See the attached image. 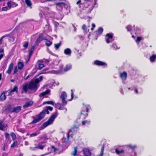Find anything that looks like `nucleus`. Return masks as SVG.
<instances>
[{
	"label": "nucleus",
	"instance_id": "1",
	"mask_svg": "<svg viewBox=\"0 0 156 156\" xmlns=\"http://www.w3.org/2000/svg\"><path fill=\"white\" fill-rule=\"evenodd\" d=\"M43 76H41L38 78L36 79L35 80L32 81L30 83H26L23 84L22 93H26L28 89L34 90V92L36 91L39 85L38 83L42 81Z\"/></svg>",
	"mask_w": 156,
	"mask_h": 156
},
{
	"label": "nucleus",
	"instance_id": "2",
	"mask_svg": "<svg viewBox=\"0 0 156 156\" xmlns=\"http://www.w3.org/2000/svg\"><path fill=\"white\" fill-rule=\"evenodd\" d=\"M137 147L136 144H129L125 145L124 148L125 151L123 156H136V154L135 149Z\"/></svg>",
	"mask_w": 156,
	"mask_h": 156
},
{
	"label": "nucleus",
	"instance_id": "3",
	"mask_svg": "<svg viewBox=\"0 0 156 156\" xmlns=\"http://www.w3.org/2000/svg\"><path fill=\"white\" fill-rule=\"evenodd\" d=\"M46 113L48 114L49 113V111L47 110H43L39 115H37L36 116L32 117V118L33 120L31 123H35L40 121L44 118Z\"/></svg>",
	"mask_w": 156,
	"mask_h": 156
},
{
	"label": "nucleus",
	"instance_id": "4",
	"mask_svg": "<svg viewBox=\"0 0 156 156\" xmlns=\"http://www.w3.org/2000/svg\"><path fill=\"white\" fill-rule=\"evenodd\" d=\"M58 115V113L57 112H55L54 113L47 122L43 123L42 126L40 128V129L41 130L42 129L52 124Z\"/></svg>",
	"mask_w": 156,
	"mask_h": 156
},
{
	"label": "nucleus",
	"instance_id": "5",
	"mask_svg": "<svg viewBox=\"0 0 156 156\" xmlns=\"http://www.w3.org/2000/svg\"><path fill=\"white\" fill-rule=\"evenodd\" d=\"M67 97V94L65 92H63L60 96V98L62 100V105H61L60 104H58L57 106L59 108L60 110H62L63 109L64 106L65 105L67 104V101L65 100V99Z\"/></svg>",
	"mask_w": 156,
	"mask_h": 156
},
{
	"label": "nucleus",
	"instance_id": "6",
	"mask_svg": "<svg viewBox=\"0 0 156 156\" xmlns=\"http://www.w3.org/2000/svg\"><path fill=\"white\" fill-rule=\"evenodd\" d=\"M62 66V67H61L60 70H58L57 71L55 70H52L50 72V73H51L53 74H57L58 73L60 72H62L64 71H67L69 69H71L72 68L71 65H67L64 68H63Z\"/></svg>",
	"mask_w": 156,
	"mask_h": 156
},
{
	"label": "nucleus",
	"instance_id": "7",
	"mask_svg": "<svg viewBox=\"0 0 156 156\" xmlns=\"http://www.w3.org/2000/svg\"><path fill=\"white\" fill-rule=\"evenodd\" d=\"M124 146H118L115 148V151L116 153L120 156H123L125 151Z\"/></svg>",
	"mask_w": 156,
	"mask_h": 156
},
{
	"label": "nucleus",
	"instance_id": "8",
	"mask_svg": "<svg viewBox=\"0 0 156 156\" xmlns=\"http://www.w3.org/2000/svg\"><path fill=\"white\" fill-rule=\"evenodd\" d=\"M90 106L88 105L83 104V110L81 111V115L87 116L88 115L87 112L89 111Z\"/></svg>",
	"mask_w": 156,
	"mask_h": 156
},
{
	"label": "nucleus",
	"instance_id": "9",
	"mask_svg": "<svg viewBox=\"0 0 156 156\" xmlns=\"http://www.w3.org/2000/svg\"><path fill=\"white\" fill-rule=\"evenodd\" d=\"M77 127L75 126L69 130L67 135L68 139H69V137H72L73 135V133H71V132H73V134H76V133L77 130Z\"/></svg>",
	"mask_w": 156,
	"mask_h": 156
},
{
	"label": "nucleus",
	"instance_id": "10",
	"mask_svg": "<svg viewBox=\"0 0 156 156\" xmlns=\"http://www.w3.org/2000/svg\"><path fill=\"white\" fill-rule=\"evenodd\" d=\"M105 39L107 43H109L112 42L114 40L113 38V35L112 34L108 33L106 34Z\"/></svg>",
	"mask_w": 156,
	"mask_h": 156
},
{
	"label": "nucleus",
	"instance_id": "11",
	"mask_svg": "<svg viewBox=\"0 0 156 156\" xmlns=\"http://www.w3.org/2000/svg\"><path fill=\"white\" fill-rule=\"evenodd\" d=\"M45 62H47V63H48V61L47 60H45V59L40 60L38 61L37 64L38 65V68L39 69H41L44 67V65L43 63Z\"/></svg>",
	"mask_w": 156,
	"mask_h": 156
},
{
	"label": "nucleus",
	"instance_id": "12",
	"mask_svg": "<svg viewBox=\"0 0 156 156\" xmlns=\"http://www.w3.org/2000/svg\"><path fill=\"white\" fill-rule=\"evenodd\" d=\"M7 4L9 9H10L11 8L15 7L18 5L16 2L11 0L7 2Z\"/></svg>",
	"mask_w": 156,
	"mask_h": 156
},
{
	"label": "nucleus",
	"instance_id": "13",
	"mask_svg": "<svg viewBox=\"0 0 156 156\" xmlns=\"http://www.w3.org/2000/svg\"><path fill=\"white\" fill-rule=\"evenodd\" d=\"M83 151L85 156H91V153L88 148H84L83 150Z\"/></svg>",
	"mask_w": 156,
	"mask_h": 156
},
{
	"label": "nucleus",
	"instance_id": "14",
	"mask_svg": "<svg viewBox=\"0 0 156 156\" xmlns=\"http://www.w3.org/2000/svg\"><path fill=\"white\" fill-rule=\"evenodd\" d=\"M65 3L63 2H58L56 4V8L58 10H61L63 7Z\"/></svg>",
	"mask_w": 156,
	"mask_h": 156
},
{
	"label": "nucleus",
	"instance_id": "15",
	"mask_svg": "<svg viewBox=\"0 0 156 156\" xmlns=\"http://www.w3.org/2000/svg\"><path fill=\"white\" fill-rule=\"evenodd\" d=\"M94 64L98 66H107V64L105 62H103L98 60H96L94 62Z\"/></svg>",
	"mask_w": 156,
	"mask_h": 156
},
{
	"label": "nucleus",
	"instance_id": "16",
	"mask_svg": "<svg viewBox=\"0 0 156 156\" xmlns=\"http://www.w3.org/2000/svg\"><path fill=\"white\" fill-rule=\"evenodd\" d=\"M127 76V73L125 72L120 73V77L123 81L125 80L126 79Z\"/></svg>",
	"mask_w": 156,
	"mask_h": 156
},
{
	"label": "nucleus",
	"instance_id": "17",
	"mask_svg": "<svg viewBox=\"0 0 156 156\" xmlns=\"http://www.w3.org/2000/svg\"><path fill=\"white\" fill-rule=\"evenodd\" d=\"M13 63H11L10 64L8 67V69L6 71V73L9 74H10L12 72V71L13 68Z\"/></svg>",
	"mask_w": 156,
	"mask_h": 156
},
{
	"label": "nucleus",
	"instance_id": "18",
	"mask_svg": "<svg viewBox=\"0 0 156 156\" xmlns=\"http://www.w3.org/2000/svg\"><path fill=\"white\" fill-rule=\"evenodd\" d=\"M33 102L32 101L27 102H26L25 104L23 106V107L24 108H28L31 106L33 105Z\"/></svg>",
	"mask_w": 156,
	"mask_h": 156
},
{
	"label": "nucleus",
	"instance_id": "19",
	"mask_svg": "<svg viewBox=\"0 0 156 156\" xmlns=\"http://www.w3.org/2000/svg\"><path fill=\"white\" fill-rule=\"evenodd\" d=\"M64 53L66 55L70 56L72 53V51L70 48H67L64 50Z\"/></svg>",
	"mask_w": 156,
	"mask_h": 156
},
{
	"label": "nucleus",
	"instance_id": "20",
	"mask_svg": "<svg viewBox=\"0 0 156 156\" xmlns=\"http://www.w3.org/2000/svg\"><path fill=\"white\" fill-rule=\"evenodd\" d=\"M9 34L5 35L2 36L1 38L0 39V45L2 44V39L3 38L5 37H9ZM4 49L3 48H0V53L2 52H3Z\"/></svg>",
	"mask_w": 156,
	"mask_h": 156
},
{
	"label": "nucleus",
	"instance_id": "21",
	"mask_svg": "<svg viewBox=\"0 0 156 156\" xmlns=\"http://www.w3.org/2000/svg\"><path fill=\"white\" fill-rule=\"evenodd\" d=\"M21 107L20 106H18L14 107L13 108L12 112H15L16 113L19 112L21 111Z\"/></svg>",
	"mask_w": 156,
	"mask_h": 156
},
{
	"label": "nucleus",
	"instance_id": "22",
	"mask_svg": "<svg viewBox=\"0 0 156 156\" xmlns=\"http://www.w3.org/2000/svg\"><path fill=\"white\" fill-rule=\"evenodd\" d=\"M14 91L18 92V87L16 86H15L12 90H11L8 92V95H12V93Z\"/></svg>",
	"mask_w": 156,
	"mask_h": 156
},
{
	"label": "nucleus",
	"instance_id": "23",
	"mask_svg": "<svg viewBox=\"0 0 156 156\" xmlns=\"http://www.w3.org/2000/svg\"><path fill=\"white\" fill-rule=\"evenodd\" d=\"M45 145L42 144V143H39L37 147L34 148V149L37 148L40 149L42 150L45 147Z\"/></svg>",
	"mask_w": 156,
	"mask_h": 156
},
{
	"label": "nucleus",
	"instance_id": "24",
	"mask_svg": "<svg viewBox=\"0 0 156 156\" xmlns=\"http://www.w3.org/2000/svg\"><path fill=\"white\" fill-rule=\"evenodd\" d=\"M105 141L104 140L103 141V144H101L102 145V147L101 149V152L100 154H99L97 156H103V151L104 148V146L105 145Z\"/></svg>",
	"mask_w": 156,
	"mask_h": 156
},
{
	"label": "nucleus",
	"instance_id": "25",
	"mask_svg": "<svg viewBox=\"0 0 156 156\" xmlns=\"http://www.w3.org/2000/svg\"><path fill=\"white\" fill-rule=\"evenodd\" d=\"M144 39L143 37L141 36H138L137 37L136 39L135 40V42L137 43V44L138 45L140 42L143 40Z\"/></svg>",
	"mask_w": 156,
	"mask_h": 156
},
{
	"label": "nucleus",
	"instance_id": "26",
	"mask_svg": "<svg viewBox=\"0 0 156 156\" xmlns=\"http://www.w3.org/2000/svg\"><path fill=\"white\" fill-rule=\"evenodd\" d=\"M156 59V54H154L150 57V60L151 62H152L155 61Z\"/></svg>",
	"mask_w": 156,
	"mask_h": 156
},
{
	"label": "nucleus",
	"instance_id": "27",
	"mask_svg": "<svg viewBox=\"0 0 156 156\" xmlns=\"http://www.w3.org/2000/svg\"><path fill=\"white\" fill-rule=\"evenodd\" d=\"M6 97L5 95V93L3 92L0 96V99L1 101H4L5 100Z\"/></svg>",
	"mask_w": 156,
	"mask_h": 156
},
{
	"label": "nucleus",
	"instance_id": "28",
	"mask_svg": "<svg viewBox=\"0 0 156 156\" xmlns=\"http://www.w3.org/2000/svg\"><path fill=\"white\" fill-rule=\"evenodd\" d=\"M50 90H47L41 93L40 94L39 96L40 97L44 96L45 95L48 94L50 92Z\"/></svg>",
	"mask_w": 156,
	"mask_h": 156
},
{
	"label": "nucleus",
	"instance_id": "29",
	"mask_svg": "<svg viewBox=\"0 0 156 156\" xmlns=\"http://www.w3.org/2000/svg\"><path fill=\"white\" fill-rule=\"evenodd\" d=\"M25 2L27 6L30 7V8H32V2L30 0H25Z\"/></svg>",
	"mask_w": 156,
	"mask_h": 156
},
{
	"label": "nucleus",
	"instance_id": "30",
	"mask_svg": "<svg viewBox=\"0 0 156 156\" xmlns=\"http://www.w3.org/2000/svg\"><path fill=\"white\" fill-rule=\"evenodd\" d=\"M90 123V121L85 120L82 121V126L88 125Z\"/></svg>",
	"mask_w": 156,
	"mask_h": 156
},
{
	"label": "nucleus",
	"instance_id": "31",
	"mask_svg": "<svg viewBox=\"0 0 156 156\" xmlns=\"http://www.w3.org/2000/svg\"><path fill=\"white\" fill-rule=\"evenodd\" d=\"M24 66L23 62H19L18 63V68L19 69H22Z\"/></svg>",
	"mask_w": 156,
	"mask_h": 156
},
{
	"label": "nucleus",
	"instance_id": "32",
	"mask_svg": "<svg viewBox=\"0 0 156 156\" xmlns=\"http://www.w3.org/2000/svg\"><path fill=\"white\" fill-rule=\"evenodd\" d=\"M41 139L44 140V141L43 143H44L46 142V140H48V138L47 135L46 134H45L42 136Z\"/></svg>",
	"mask_w": 156,
	"mask_h": 156
},
{
	"label": "nucleus",
	"instance_id": "33",
	"mask_svg": "<svg viewBox=\"0 0 156 156\" xmlns=\"http://www.w3.org/2000/svg\"><path fill=\"white\" fill-rule=\"evenodd\" d=\"M77 151V148L75 147L74 148V151L72 154V156H77L76 154Z\"/></svg>",
	"mask_w": 156,
	"mask_h": 156
},
{
	"label": "nucleus",
	"instance_id": "34",
	"mask_svg": "<svg viewBox=\"0 0 156 156\" xmlns=\"http://www.w3.org/2000/svg\"><path fill=\"white\" fill-rule=\"evenodd\" d=\"M82 29L85 32H87L89 31V29H87L86 26L85 24H83L82 27Z\"/></svg>",
	"mask_w": 156,
	"mask_h": 156
},
{
	"label": "nucleus",
	"instance_id": "35",
	"mask_svg": "<svg viewBox=\"0 0 156 156\" xmlns=\"http://www.w3.org/2000/svg\"><path fill=\"white\" fill-rule=\"evenodd\" d=\"M40 133V132L39 131H37L36 133L31 134L30 136L31 137H32L34 136H37L38 134Z\"/></svg>",
	"mask_w": 156,
	"mask_h": 156
},
{
	"label": "nucleus",
	"instance_id": "36",
	"mask_svg": "<svg viewBox=\"0 0 156 156\" xmlns=\"http://www.w3.org/2000/svg\"><path fill=\"white\" fill-rule=\"evenodd\" d=\"M11 136H12V139L13 140H14L16 139V136L14 133H11Z\"/></svg>",
	"mask_w": 156,
	"mask_h": 156
},
{
	"label": "nucleus",
	"instance_id": "37",
	"mask_svg": "<svg viewBox=\"0 0 156 156\" xmlns=\"http://www.w3.org/2000/svg\"><path fill=\"white\" fill-rule=\"evenodd\" d=\"M103 30V29L102 28H99L98 30L97 33L98 34H101Z\"/></svg>",
	"mask_w": 156,
	"mask_h": 156
},
{
	"label": "nucleus",
	"instance_id": "38",
	"mask_svg": "<svg viewBox=\"0 0 156 156\" xmlns=\"http://www.w3.org/2000/svg\"><path fill=\"white\" fill-rule=\"evenodd\" d=\"M34 47L32 46V47L31 49H30V52H29V56H31L32 54V53H33V51L34 50Z\"/></svg>",
	"mask_w": 156,
	"mask_h": 156
},
{
	"label": "nucleus",
	"instance_id": "39",
	"mask_svg": "<svg viewBox=\"0 0 156 156\" xmlns=\"http://www.w3.org/2000/svg\"><path fill=\"white\" fill-rule=\"evenodd\" d=\"M112 47L115 49H119V48L118 46H117L116 44L114 43L112 45Z\"/></svg>",
	"mask_w": 156,
	"mask_h": 156
},
{
	"label": "nucleus",
	"instance_id": "40",
	"mask_svg": "<svg viewBox=\"0 0 156 156\" xmlns=\"http://www.w3.org/2000/svg\"><path fill=\"white\" fill-rule=\"evenodd\" d=\"M51 104L52 105H53L54 103L52 101H46L44 102L43 104Z\"/></svg>",
	"mask_w": 156,
	"mask_h": 156
},
{
	"label": "nucleus",
	"instance_id": "41",
	"mask_svg": "<svg viewBox=\"0 0 156 156\" xmlns=\"http://www.w3.org/2000/svg\"><path fill=\"white\" fill-rule=\"evenodd\" d=\"M28 42L26 41L25 42L24 44H23V47L25 48H27L28 47Z\"/></svg>",
	"mask_w": 156,
	"mask_h": 156
},
{
	"label": "nucleus",
	"instance_id": "42",
	"mask_svg": "<svg viewBox=\"0 0 156 156\" xmlns=\"http://www.w3.org/2000/svg\"><path fill=\"white\" fill-rule=\"evenodd\" d=\"M52 44V43L49 41H47L46 43V45L47 46H50Z\"/></svg>",
	"mask_w": 156,
	"mask_h": 156
},
{
	"label": "nucleus",
	"instance_id": "43",
	"mask_svg": "<svg viewBox=\"0 0 156 156\" xmlns=\"http://www.w3.org/2000/svg\"><path fill=\"white\" fill-rule=\"evenodd\" d=\"M17 141L14 142L11 145V147H13L17 145Z\"/></svg>",
	"mask_w": 156,
	"mask_h": 156
},
{
	"label": "nucleus",
	"instance_id": "44",
	"mask_svg": "<svg viewBox=\"0 0 156 156\" xmlns=\"http://www.w3.org/2000/svg\"><path fill=\"white\" fill-rule=\"evenodd\" d=\"M8 9H9V8H8V7H2V11H7Z\"/></svg>",
	"mask_w": 156,
	"mask_h": 156
},
{
	"label": "nucleus",
	"instance_id": "45",
	"mask_svg": "<svg viewBox=\"0 0 156 156\" xmlns=\"http://www.w3.org/2000/svg\"><path fill=\"white\" fill-rule=\"evenodd\" d=\"M53 109V108L52 107H51L50 106H48L47 107V109H44L43 110H45V111H48V110H49L50 111L52 110Z\"/></svg>",
	"mask_w": 156,
	"mask_h": 156
},
{
	"label": "nucleus",
	"instance_id": "46",
	"mask_svg": "<svg viewBox=\"0 0 156 156\" xmlns=\"http://www.w3.org/2000/svg\"><path fill=\"white\" fill-rule=\"evenodd\" d=\"M61 44L60 43H58L56 44H55V46L56 49L57 50L58 48Z\"/></svg>",
	"mask_w": 156,
	"mask_h": 156
},
{
	"label": "nucleus",
	"instance_id": "47",
	"mask_svg": "<svg viewBox=\"0 0 156 156\" xmlns=\"http://www.w3.org/2000/svg\"><path fill=\"white\" fill-rule=\"evenodd\" d=\"M41 40V39L40 37H39L37 40L36 42V43L38 44L39 43Z\"/></svg>",
	"mask_w": 156,
	"mask_h": 156
},
{
	"label": "nucleus",
	"instance_id": "48",
	"mask_svg": "<svg viewBox=\"0 0 156 156\" xmlns=\"http://www.w3.org/2000/svg\"><path fill=\"white\" fill-rule=\"evenodd\" d=\"M12 107L11 105H9L6 108V110L7 111L9 112L10 109Z\"/></svg>",
	"mask_w": 156,
	"mask_h": 156
},
{
	"label": "nucleus",
	"instance_id": "49",
	"mask_svg": "<svg viewBox=\"0 0 156 156\" xmlns=\"http://www.w3.org/2000/svg\"><path fill=\"white\" fill-rule=\"evenodd\" d=\"M5 127L4 126L2 125L1 123H0V129L1 130H3L4 129V128Z\"/></svg>",
	"mask_w": 156,
	"mask_h": 156
},
{
	"label": "nucleus",
	"instance_id": "50",
	"mask_svg": "<svg viewBox=\"0 0 156 156\" xmlns=\"http://www.w3.org/2000/svg\"><path fill=\"white\" fill-rule=\"evenodd\" d=\"M18 71V69L17 66L15 67L14 68V73L13 74H15Z\"/></svg>",
	"mask_w": 156,
	"mask_h": 156
},
{
	"label": "nucleus",
	"instance_id": "51",
	"mask_svg": "<svg viewBox=\"0 0 156 156\" xmlns=\"http://www.w3.org/2000/svg\"><path fill=\"white\" fill-rule=\"evenodd\" d=\"M126 28L128 31H129L131 30L132 27L130 25H128L126 27Z\"/></svg>",
	"mask_w": 156,
	"mask_h": 156
},
{
	"label": "nucleus",
	"instance_id": "52",
	"mask_svg": "<svg viewBox=\"0 0 156 156\" xmlns=\"http://www.w3.org/2000/svg\"><path fill=\"white\" fill-rule=\"evenodd\" d=\"M71 100H69V101H71L73 99V91L72 90H71Z\"/></svg>",
	"mask_w": 156,
	"mask_h": 156
},
{
	"label": "nucleus",
	"instance_id": "53",
	"mask_svg": "<svg viewBox=\"0 0 156 156\" xmlns=\"http://www.w3.org/2000/svg\"><path fill=\"white\" fill-rule=\"evenodd\" d=\"M134 30H135L136 32H139L140 31V30L139 28L137 27H135V26H134Z\"/></svg>",
	"mask_w": 156,
	"mask_h": 156
},
{
	"label": "nucleus",
	"instance_id": "54",
	"mask_svg": "<svg viewBox=\"0 0 156 156\" xmlns=\"http://www.w3.org/2000/svg\"><path fill=\"white\" fill-rule=\"evenodd\" d=\"M51 148L53 150V151L55 152L57 150V149L56 148H55L53 146H51Z\"/></svg>",
	"mask_w": 156,
	"mask_h": 156
},
{
	"label": "nucleus",
	"instance_id": "55",
	"mask_svg": "<svg viewBox=\"0 0 156 156\" xmlns=\"http://www.w3.org/2000/svg\"><path fill=\"white\" fill-rule=\"evenodd\" d=\"M10 38L11 39H10V40L12 42L13 41L14 39V37L13 36H11L10 37Z\"/></svg>",
	"mask_w": 156,
	"mask_h": 156
},
{
	"label": "nucleus",
	"instance_id": "56",
	"mask_svg": "<svg viewBox=\"0 0 156 156\" xmlns=\"http://www.w3.org/2000/svg\"><path fill=\"white\" fill-rule=\"evenodd\" d=\"M95 25L94 23L92 24V27L91 28V30H93L94 29V28L95 27Z\"/></svg>",
	"mask_w": 156,
	"mask_h": 156
},
{
	"label": "nucleus",
	"instance_id": "57",
	"mask_svg": "<svg viewBox=\"0 0 156 156\" xmlns=\"http://www.w3.org/2000/svg\"><path fill=\"white\" fill-rule=\"evenodd\" d=\"M134 91L136 94H138V91L137 88H135L134 89Z\"/></svg>",
	"mask_w": 156,
	"mask_h": 156
},
{
	"label": "nucleus",
	"instance_id": "58",
	"mask_svg": "<svg viewBox=\"0 0 156 156\" xmlns=\"http://www.w3.org/2000/svg\"><path fill=\"white\" fill-rule=\"evenodd\" d=\"M4 55V54H1L0 55V60L2 58Z\"/></svg>",
	"mask_w": 156,
	"mask_h": 156
},
{
	"label": "nucleus",
	"instance_id": "59",
	"mask_svg": "<svg viewBox=\"0 0 156 156\" xmlns=\"http://www.w3.org/2000/svg\"><path fill=\"white\" fill-rule=\"evenodd\" d=\"M5 137H6V138L9 137V134L8 133H5Z\"/></svg>",
	"mask_w": 156,
	"mask_h": 156
},
{
	"label": "nucleus",
	"instance_id": "60",
	"mask_svg": "<svg viewBox=\"0 0 156 156\" xmlns=\"http://www.w3.org/2000/svg\"><path fill=\"white\" fill-rule=\"evenodd\" d=\"M80 2L81 0H79L76 2V4L77 5L80 4Z\"/></svg>",
	"mask_w": 156,
	"mask_h": 156
},
{
	"label": "nucleus",
	"instance_id": "61",
	"mask_svg": "<svg viewBox=\"0 0 156 156\" xmlns=\"http://www.w3.org/2000/svg\"><path fill=\"white\" fill-rule=\"evenodd\" d=\"M25 144L26 145H28L29 144V143L27 141H25Z\"/></svg>",
	"mask_w": 156,
	"mask_h": 156
},
{
	"label": "nucleus",
	"instance_id": "62",
	"mask_svg": "<svg viewBox=\"0 0 156 156\" xmlns=\"http://www.w3.org/2000/svg\"><path fill=\"white\" fill-rule=\"evenodd\" d=\"M20 131L23 133H25V131L24 130L21 129L20 130Z\"/></svg>",
	"mask_w": 156,
	"mask_h": 156
},
{
	"label": "nucleus",
	"instance_id": "63",
	"mask_svg": "<svg viewBox=\"0 0 156 156\" xmlns=\"http://www.w3.org/2000/svg\"><path fill=\"white\" fill-rule=\"evenodd\" d=\"M120 92H121V93L122 94H123V92L122 91V89H121L120 90Z\"/></svg>",
	"mask_w": 156,
	"mask_h": 156
},
{
	"label": "nucleus",
	"instance_id": "64",
	"mask_svg": "<svg viewBox=\"0 0 156 156\" xmlns=\"http://www.w3.org/2000/svg\"><path fill=\"white\" fill-rule=\"evenodd\" d=\"M2 74L1 73H0V80H2Z\"/></svg>",
	"mask_w": 156,
	"mask_h": 156
}]
</instances>
